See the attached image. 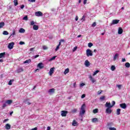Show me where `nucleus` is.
Returning a JSON list of instances; mask_svg holds the SVG:
<instances>
[{"mask_svg": "<svg viewBox=\"0 0 130 130\" xmlns=\"http://www.w3.org/2000/svg\"><path fill=\"white\" fill-rule=\"evenodd\" d=\"M85 17L84 16V15H83L81 18V21L82 22H84L85 20Z\"/></svg>", "mask_w": 130, "mask_h": 130, "instance_id": "obj_42", "label": "nucleus"}, {"mask_svg": "<svg viewBox=\"0 0 130 130\" xmlns=\"http://www.w3.org/2000/svg\"><path fill=\"white\" fill-rule=\"evenodd\" d=\"M7 121H9V119H6L3 121V122L5 123V122H7Z\"/></svg>", "mask_w": 130, "mask_h": 130, "instance_id": "obj_55", "label": "nucleus"}, {"mask_svg": "<svg viewBox=\"0 0 130 130\" xmlns=\"http://www.w3.org/2000/svg\"><path fill=\"white\" fill-rule=\"evenodd\" d=\"M83 4L84 5H86L87 4V0H84Z\"/></svg>", "mask_w": 130, "mask_h": 130, "instance_id": "obj_59", "label": "nucleus"}, {"mask_svg": "<svg viewBox=\"0 0 130 130\" xmlns=\"http://www.w3.org/2000/svg\"><path fill=\"white\" fill-rule=\"evenodd\" d=\"M86 55L87 56H92L93 55V52L89 49L86 50Z\"/></svg>", "mask_w": 130, "mask_h": 130, "instance_id": "obj_3", "label": "nucleus"}, {"mask_svg": "<svg viewBox=\"0 0 130 130\" xmlns=\"http://www.w3.org/2000/svg\"><path fill=\"white\" fill-rule=\"evenodd\" d=\"M120 107L123 109H125L126 108V104L125 103L120 104Z\"/></svg>", "mask_w": 130, "mask_h": 130, "instance_id": "obj_9", "label": "nucleus"}, {"mask_svg": "<svg viewBox=\"0 0 130 130\" xmlns=\"http://www.w3.org/2000/svg\"><path fill=\"white\" fill-rule=\"evenodd\" d=\"M68 73H70V69L67 68L64 71V75H67V74H68Z\"/></svg>", "mask_w": 130, "mask_h": 130, "instance_id": "obj_18", "label": "nucleus"}, {"mask_svg": "<svg viewBox=\"0 0 130 130\" xmlns=\"http://www.w3.org/2000/svg\"><path fill=\"white\" fill-rule=\"evenodd\" d=\"M122 62H124V61H125V58H122Z\"/></svg>", "mask_w": 130, "mask_h": 130, "instance_id": "obj_62", "label": "nucleus"}, {"mask_svg": "<svg viewBox=\"0 0 130 130\" xmlns=\"http://www.w3.org/2000/svg\"><path fill=\"white\" fill-rule=\"evenodd\" d=\"M111 71H115V66H112L111 67Z\"/></svg>", "mask_w": 130, "mask_h": 130, "instance_id": "obj_37", "label": "nucleus"}, {"mask_svg": "<svg viewBox=\"0 0 130 130\" xmlns=\"http://www.w3.org/2000/svg\"><path fill=\"white\" fill-rule=\"evenodd\" d=\"M13 82H14V80H10L9 81V82L8 83V85H9L10 86H12V85H13Z\"/></svg>", "mask_w": 130, "mask_h": 130, "instance_id": "obj_29", "label": "nucleus"}, {"mask_svg": "<svg viewBox=\"0 0 130 130\" xmlns=\"http://www.w3.org/2000/svg\"><path fill=\"white\" fill-rule=\"evenodd\" d=\"M78 20H79V17L76 16V18H75V20L78 21Z\"/></svg>", "mask_w": 130, "mask_h": 130, "instance_id": "obj_61", "label": "nucleus"}, {"mask_svg": "<svg viewBox=\"0 0 130 130\" xmlns=\"http://www.w3.org/2000/svg\"><path fill=\"white\" fill-rule=\"evenodd\" d=\"M5 55H6V52L1 53H0V58H3L5 57Z\"/></svg>", "mask_w": 130, "mask_h": 130, "instance_id": "obj_16", "label": "nucleus"}, {"mask_svg": "<svg viewBox=\"0 0 130 130\" xmlns=\"http://www.w3.org/2000/svg\"><path fill=\"white\" fill-rule=\"evenodd\" d=\"M122 32H123V29L121 27H119L118 30V33L119 34H122Z\"/></svg>", "mask_w": 130, "mask_h": 130, "instance_id": "obj_14", "label": "nucleus"}, {"mask_svg": "<svg viewBox=\"0 0 130 130\" xmlns=\"http://www.w3.org/2000/svg\"><path fill=\"white\" fill-rule=\"evenodd\" d=\"M125 67H126V68H129L130 67V64L129 62H127L125 63Z\"/></svg>", "mask_w": 130, "mask_h": 130, "instance_id": "obj_30", "label": "nucleus"}, {"mask_svg": "<svg viewBox=\"0 0 130 130\" xmlns=\"http://www.w3.org/2000/svg\"><path fill=\"white\" fill-rule=\"evenodd\" d=\"M77 111H78L77 109H74L73 110H72V113H76V112H77Z\"/></svg>", "mask_w": 130, "mask_h": 130, "instance_id": "obj_33", "label": "nucleus"}, {"mask_svg": "<svg viewBox=\"0 0 130 130\" xmlns=\"http://www.w3.org/2000/svg\"><path fill=\"white\" fill-rule=\"evenodd\" d=\"M2 107L3 108H5V107H7V104H4Z\"/></svg>", "mask_w": 130, "mask_h": 130, "instance_id": "obj_56", "label": "nucleus"}, {"mask_svg": "<svg viewBox=\"0 0 130 130\" xmlns=\"http://www.w3.org/2000/svg\"><path fill=\"white\" fill-rule=\"evenodd\" d=\"M37 67H38V68H39V69H40V70H41L42 69H43V68H44V66H43V63H42V62L39 63L38 64Z\"/></svg>", "mask_w": 130, "mask_h": 130, "instance_id": "obj_10", "label": "nucleus"}, {"mask_svg": "<svg viewBox=\"0 0 130 130\" xmlns=\"http://www.w3.org/2000/svg\"><path fill=\"white\" fill-rule=\"evenodd\" d=\"M112 105H111V104L110 103V107H111V108H112V107H113V106H114V105H115V101H112Z\"/></svg>", "mask_w": 130, "mask_h": 130, "instance_id": "obj_21", "label": "nucleus"}, {"mask_svg": "<svg viewBox=\"0 0 130 130\" xmlns=\"http://www.w3.org/2000/svg\"><path fill=\"white\" fill-rule=\"evenodd\" d=\"M28 101H29V99H25L23 101V103H26V104H27V103H28Z\"/></svg>", "mask_w": 130, "mask_h": 130, "instance_id": "obj_43", "label": "nucleus"}, {"mask_svg": "<svg viewBox=\"0 0 130 130\" xmlns=\"http://www.w3.org/2000/svg\"><path fill=\"white\" fill-rule=\"evenodd\" d=\"M19 32L20 33H25V29L23 28H21L19 30Z\"/></svg>", "mask_w": 130, "mask_h": 130, "instance_id": "obj_22", "label": "nucleus"}, {"mask_svg": "<svg viewBox=\"0 0 130 130\" xmlns=\"http://www.w3.org/2000/svg\"><path fill=\"white\" fill-rule=\"evenodd\" d=\"M33 29L34 30H38V29H39V27L38 25L35 24L33 25Z\"/></svg>", "mask_w": 130, "mask_h": 130, "instance_id": "obj_17", "label": "nucleus"}, {"mask_svg": "<svg viewBox=\"0 0 130 130\" xmlns=\"http://www.w3.org/2000/svg\"><path fill=\"white\" fill-rule=\"evenodd\" d=\"M55 91V89L54 88H51L49 90V93H54V91Z\"/></svg>", "mask_w": 130, "mask_h": 130, "instance_id": "obj_25", "label": "nucleus"}, {"mask_svg": "<svg viewBox=\"0 0 130 130\" xmlns=\"http://www.w3.org/2000/svg\"><path fill=\"white\" fill-rule=\"evenodd\" d=\"M98 73H99V70H96L95 71L93 74V76H96V75H97V74H98Z\"/></svg>", "mask_w": 130, "mask_h": 130, "instance_id": "obj_32", "label": "nucleus"}, {"mask_svg": "<svg viewBox=\"0 0 130 130\" xmlns=\"http://www.w3.org/2000/svg\"><path fill=\"white\" fill-rule=\"evenodd\" d=\"M116 87L118 88L119 90H120L121 89V87H122V85H116Z\"/></svg>", "mask_w": 130, "mask_h": 130, "instance_id": "obj_40", "label": "nucleus"}, {"mask_svg": "<svg viewBox=\"0 0 130 130\" xmlns=\"http://www.w3.org/2000/svg\"><path fill=\"white\" fill-rule=\"evenodd\" d=\"M16 34V31H15V30H13V33L11 35V36H10L9 38H11V36H12V35H15Z\"/></svg>", "mask_w": 130, "mask_h": 130, "instance_id": "obj_44", "label": "nucleus"}, {"mask_svg": "<svg viewBox=\"0 0 130 130\" xmlns=\"http://www.w3.org/2000/svg\"><path fill=\"white\" fill-rule=\"evenodd\" d=\"M86 97V94H83L81 96V98H85Z\"/></svg>", "mask_w": 130, "mask_h": 130, "instance_id": "obj_58", "label": "nucleus"}, {"mask_svg": "<svg viewBox=\"0 0 130 130\" xmlns=\"http://www.w3.org/2000/svg\"><path fill=\"white\" fill-rule=\"evenodd\" d=\"M59 46H57V47H56V49H55V51H57V50H58L59 49Z\"/></svg>", "mask_w": 130, "mask_h": 130, "instance_id": "obj_50", "label": "nucleus"}, {"mask_svg": "<svg viewBox=\"0 0 130 130\" xmlns=\"http://www.w3.org/2000/svg\"><path fill=\"white\" fill-rule=\"evenodd\" d=\"M61 112V116H63V117L67 116V114L69 113V112H68V111H62Z\"/></svg>", "mask_w": 130, "mask_h": 130, "instance_id": "obj_6", "label": "nucleus"}, {"mask_svg": "<svg viewBox=\"0 0 130 130\" xmlns=\"http://www.w3.org/2000/svg\"><path fill=\"white\" fill-rule=\"evenodd\" d=\"M0 62H4V59H0Z\"/></svg>", "mask_w": 130, "mask_h": 130, "instance_id": "obj_63", "label": "nucleus"}, {"mask_svg": "<svg viewBox=\"0 0 130 130\" xmlns=\"http://www.w3.org/2000/svg\"><path fill=\"white\" fill-rule=\"evenodd\" d=\"M118 57V54L116 53L114 56L113 60L115 61L116 60V59Z\"/></svg>", "mask_w": 130, "mask_h": 130, "instance_id": "obj_23", "label": "nucleus"}, {"mask_svg": "<svg viewBox=\"0 0 130 130\" xmlns=\"http://www.w3.org/2000/svg\"><path fill=\"white\" fill-rule=\"evenodd\" d=\"M35 22H34V21H31L30 22V25H31V26H33V25H35Z\"/></svg>", "mask_w": 130, "mask_h": 130, "instance_id": "obj_46", "label": "nucleus"}, {"mask_svg": "<svg viewBox=\"0 0 130 130\" xmlns=\"http://www.w3.org/2000/svg\"><path fill=\"white\" fill-rule=\"evenodd\" d=\"M102 92H103V90H99L98 91V95H100V94H101V93H102Z\"/></svg>", "mask_w": 130, "mask_h": 130, "instance_id": "obj_45", "label": "nucleus"}, {"mask_svg": "<svg viewBox=\"0 0 130 130\" xmlns=\"http://www.w3.org/2000/svg\"><path fill=\"white\" fill-rule=\"evenodd\" d=\"M14 6H18V5L19 4V3H18V0H14Z\"/></svg>", "mask_w": 130, "mask_h": 130, "instance_id": "obj_31", "label": "nucleus"}, {"mask_svg": "<svg viewBox=\"0 0 130 130\" xmlns=\"http://www.w3.org/2000/svg\"><path fill=\"white\" fill-rule=\"evenodd\" d=\"M43 49H44V50H46L48 49V47H47V46H43Z\"/></svg>", "mask_w": 130, "mask_h": 130, "instance_id": "obj_41", "label": "nucleus"}, {"mask_svg": "<svg viewBox=\"0 0 130 130\" xmlns=\"http://www.w3.org/2000/svg\"><path fill=\"white\" fill-rule=\"evenodd\" d=\"M29 62H31V59H29L28 60H25L23 62V63H29Z\"/></svg>", "mask_w": 130, "mask_h": 130, "instance_id": "obj_28", "label": "nucleus"}, {"mask_svg": "<svg viewBox=\"0 0 130 130\" xmlns=\"http://www.w3.org/2000/svg\"><path fill=\"white\" fill-rule=\"evenodd\" d=\"M118 23H119V20H113L112 21V24L113 25H115V24H118Z\"/></svg>", "mask_w": 130, "mask_h": 130, "instance_id": "obj_12", "label": "nucleus"}, {"mask_svg": "<svg viewBox=\"0 0 130 130\" xmlns=\"http://www.w3.org/2000/svg\"><path fill=\"white\" fill-rule=\"evenodd\" d=\"M93 113H98V109H95L93 110Z\"/></svg>", "mask_w": 130, "mask_h": 130, "instance_id": "obj_36", "label": "nucleus"}, {"mask_svg": "<svg viewBox=\"0 0 130 130\" xmlns=\"http://www.w3.org/2000/svg\"><path fill=\"white\" fill-rule=\"evenodd\" d=\"M84 64L85 67H90V62L88 60L85 61Z\"/></svg>", "mask_w": 130, "mask_h": 130, "instance_id": "obj_11", "label": "nucleus"}, {"mask_svg": "<svg viewBox=\"0 0 130 130\" xmlns=\"http://www.w3.org/2000/svg\"><path fill=\"white\" fill-rule=\"evenodd\" d=\"M89 79L90 81H91L92 83H95V82H96V80H95V79L92 77V76L91 75L89 76Z\"/></svg>", "mask_w": 130, "mask_h": 130, "instance_id": "obj_15", "label": "nucleus"}, {"mask_svg": "<svg viewBox=\"0 0 130 130\" xmlns=\"http://www.w3.org/2000/svg\"><path fill=\"white\" fill-rule=\"evenodd\" d=\"M5 128L6 129H11V124L7 123L5 125Z\"/></svg>", "mask_w": 130, "mask_h": 130, "instance_id": "obj_13", "label": "nucleus"}, {"mask_svg": "<svg viewBox=\"0 0 130 130\" xmlns=\"http://www.w3.org/2000/svg\"><path fill=\"white\" fill-rule=\"evenodd\" d=\"M72 125L73 126H78V125H79V123H78V122H77L76 120H73L72 122Z\"/></svg>", "mask_w": 130, "mask_h": 130, "instance_id": "obj_8", "label": "nucleus"}, {"mask_svg": "<svg viewBox=\"0 0 130 130\" xmlns=\"http://www.w3.org/2000/svg\"><path fill=\"white\" fill-rule=\"evenodd\" d=\"M23 20H24L25 21H28V16L26 15L23 18Z\"/></svg>", "mask_w": 130, "mask_h": 130, "instance_id": "obj_35", "label": "nucleus"}, {"mask_svg": "<svg viewBox=\"0 0 130 130\" xmlns=\"http://www.w3.org/2000/svg\"><path fill=\"white\" fill-rule=\"evenodd\" d=\"M47 130H50V126L47 127Z\"/></svg>", "mask_w": 130, "mask_h": 130, "instance_id": "obj_64", "label": "nucleus"}, {"mask_svg": "<svg viewBox=\"0 0 130 130\" xmlns=\"http://www.w3.org/2000/svg\"><path fill=\"white\" fill-rule=\"evenodd\" d=\"M29 2H30V3H35L36 2V0H28Z\"/></svg>", "mask_w": 130, "mask_h": 130, "instance_id": "obj_54", "label": "nucleus"}, {"mask_svg": "<svg viewBox=\"0 0 130 130\" xmlns=\"http://www.w3.org/2000/svg\"><path fill=\"white\" fill-rule=\"evenodd\" d=\"M19 44H20V45H23V44H25V42L20 41L19 42Z\"/></svg>", "mask_w": 130, "mask_h": 130, "instance_id": "obj_49", "label": "nucleus"}, {"mask_svg": "<svg viewBox=\"0 0 130 130\" xmlns=\"http://www.w3.org/2000/svg\"><path fill=\"white\" fill-rule=\"evenodd\" d=\"M18 73H22V72H24V69L23 68H19L17 70Z\"/></svg>", "mask_w": 130, "mask_h": 130, "instance_id": "obj_27", "label": "nucleus"}, {"mask_svg": "<svg viewBox=\"0 0 130 130\" xmlns=\"http://www.w3.org/2000/svg\"><path fill=\"white\" fill-rule=\"evenodd\" d=\"M91 121H92V122H98V118H93L92 119Z\"/></svg>", "mask_w": 130, "mask_h": 130, "instance_id": "obj_20", "label": "nucleus"}, {"mask_svg": "<svg viewBox=\"0 0 130 130\" xmlns=\"http://www.w3.org/2000/svg\"><path fill=\"white\" fill-rule=\"evenodd\" d=\"M105 107H107V108L106 109V113L111 114L112 110H111V107H110V103L107 102L105 104Z\"/></svg>", "mask_w": 130, "mask_h": 130, "instance_id": "obj_1", "label": "nucleus"}, {"mask_svg": "<svg viewBox=\"0 0 130 130\" xmlns=\"http://www.w3.org/2000/svg\"><path fill=\"white\" fill-rule=\"evenodd\" d=\"M4 26H5V22H0V28H4Z\"/></svg>", "mask_w": 130, "mask_h": 130, "instance_id": "obj_24", "label": "nucleus"}, {"mask_svg": "<svg viewBox=\"0 0 130 130\" xmlns=\"http://www.w3.org/2000/svg\"><path fill=\"white\" fill-rule=\"evenodd\" d=\"M6 103L9 105H11V103H13V101L11 100H9L6 101Z\"/></svg>", "mask_w": 130, "mask_h": 130, "instance_id": "obj_19", "label": "nucleus"}, {"mask_svg": "<svg viewBox=\"0 0 130 130\" xmlns=\"http://www.w3.org/2000/svg\"><path fill=\"white\" fill-rule=\"evenodd\" d=\"M104 99H105V96L103 95V96H102L100 98V100H104Z\"/></svg>", "mask_w": 130, "mask_h": 130, "instance_id": "obj_38", "label": "nucleus"}, {"mask_svg": "<svg viewBox=\"0 0 130 130\" xmlns=\"http://www.w3.org/2000/svg\"><path fill=\"white\" fill-rule=\"evenodd\" d=\"M55 57H56V56H53L51 59L50 60H53L55 59Z\"/></svg>", "mask_w": 130, "mask_h": 130, "instance_id": "obj_52", "label": "nucleus"}, {"mask_svg": "<svg viewBox=\"0 0 130 130\" xmlns=\"http://www.w3.org/2000/svg\"><path fill=\"white\" fill-rule=\"evenodd\" d=\"M35 15L37 17H41L42 16H43V13H42L41 11H38L35 12Z\"/></svg>", "mask_w": 130, "mask_h": 130, "instance_id": "obj_4", "label": "nucleus"}, {"mask_svg": "<svg viewBox=\"0 0 130 130\" xmlns=\"http://www.w3.org/2000/svg\"><path fill=\"white\" fill-rule=\"evenodd\" d=\"M78 47L77 46L75 47L74 48H73V51L75 52L77 50Z\"/></svg>", "mask_w": 130, "mask_h": 130, "instance_id": "obj_51", "label": "nucleus"}, {"mask_svg": "<svg viewBox=\"0 0 130 130\" xmlns=\"http://www.w3.org/2000/svg\"><path fill=\"white\" fill-rule=\"evenodd\" d=\"M3 35H9V32H8L7 31L4 30L3 31Z\"/></svg>", "mask_w": 130, "mask_h": 130, "instance_id": "obj_34", "label": "nucleus"}, {"mask_svg": "<svg viewBox=\"0 0 130 130\" xmlns=\"http://www.w3.org/2000/svg\"><path fill=\"white\" fill-rule=\"evenodd\" d=\"M20 8L21 9H24V8H25V6L24 5H22Z\"/></svg>", "mask_w": 130, "mask_h": 130, "instance_id": "obj_60", "label": "nucleus"}, {"mask_svg": "<svg viewBox=\"0 0 130 130\" xmlns=\"http://www.w3.org/2000/svg\"><path fill=\"white\" fill-rule=\"evenodd\" d=\"M121 110H120V109H117V112H116V113H117V115H119L120 114V111H121Z\"/></svg>", "mask_w": 130, "mask_h": 130, "instance_id": "obj_26", "label": "nucleus"}, {"mask_svg": "<svg viewBox=\"0 0 130 130\" xmlns=\"http://www.w3.org/2000/svg\"><path fill=\"white\" fill-rule=\"evenodd\" d=\"M96 22H94L93 24L91 25L92 27H96Z\"/></svg>", "mask_w": 130, "mask_h": 130, "instance_id": "obj_47", "label": "nucleus"}, {"mask_svg": "<svg viewBox=\"0 0 130 130\" xmlns=\"http://www.w3.org/2000/svg\"><path fill=\"white\" fill-rule=\"evenodd\" d=\"M88 47H89V48L92 47V46H93V43H89L88 44Z\"/></svg>", "mask_w": 130, "mask_h": 130, "instance_id": "obj_39", "label": "nucleus"}, {"mask_svg": "<svg viewBox=\"0 0 130 130\" xmlns=\"http://www.w3.org/2000/svg\"><path fill=\"white\" fill-rule=\"evenodd\" d=\"M34 58H37V57H39V55H36L34 56Z\"/></svg>", "mask_w": 130, "mask_h": 130, "instance_id": "obj_57", "label": "nucleus"}, {"mask_svg": "<svg viewBox=\"0 0 130 130\" xmlns=\"http://www.w3.org/2000/svg\"><path fill=\"white\" fill-rule=\"evenodd\" d=\"M109 130H116V128H115V127H109Z\"/></svg>", "mask_w": 130, "mask_h": 130, "instance_id": "obj_48", "label": "nucleus"}, {"mask_svg": "<svg viewBox=\"0 0 130 130\" xmlns=\"http://www.w3.org/2000/svg\"><path fill=\"white\" fill-rule=\"evenodd\" d=\"M86 108V104H83L81 107V110L80 111V115H83V114H85L86 112V110H85V108Z\"/></svg>", "mask_w": 130, "mask_h": 130, "instance_id": "obj_2", "label": "nucleus"}, {"mask_svg": "<svg viewBox=\"0 0 130 130\" xmlns=\"http://www.w3.org/2000/svg\"><path fill=\"white\" fill-rule=\"evenodd\" d=\"M15 44V43L12 42L9 44L8 47L9 48V49H13L14 48V45Z\"/></svg>", "mask_w": 130, "mask_h": 130, "instance_id": "obj_5", "label": "nucleus"}, {"mask_svg": "<svg viewBox=\"0 0 130 130\" xmlns=\"http://www.w3.org/2000/svg\"><path fill=\"white\" fill-rule=\"evenodd\" d=\"M83 86H85V83H82L80 84V87H83Z\"/></svg>", "mask_w": 130, "mask_h": 130, "instance_id": "obj_53", "label": "nucleus"}, {"mask_svg": "<svg viewBox=\"0 0 130 130\" xmlns=\"http://www.w3.org/2000/svg\"><path fill=\"white\" fill-rule=\"evenodd\" d=\"M54 67H53L50 69V71L49 72L50 76H52V74L54 73Z\"/></svg>", "mask_w": 130, "mask_h": 130, "instance_id": "obj_7", "label": "nucleus"}]
</instances>
